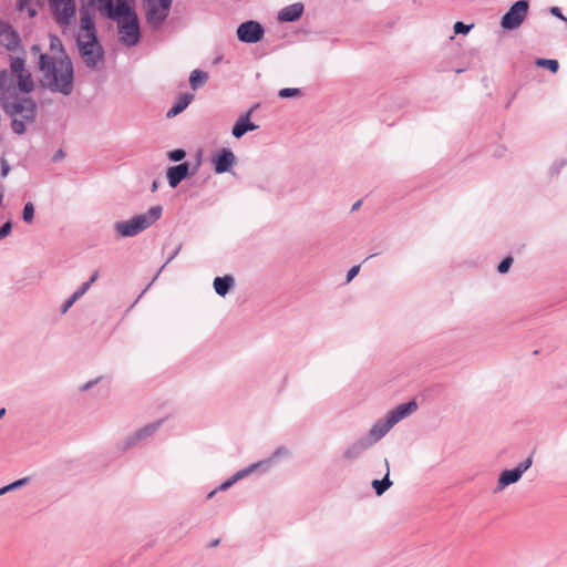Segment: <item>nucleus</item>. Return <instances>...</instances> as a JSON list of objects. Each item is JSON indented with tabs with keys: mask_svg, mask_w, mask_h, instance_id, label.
Masks as SVG:
<instances>
[{
	"mask_svg": "<svg viewBox=\"0 0 567 567\" xmlns=\"http://www.w3.org/2000/svg\"><path fill=\"white\" fill-rule=\"evenodd\" d=\"M38 69L41 73L40 85L52 93L69 96L74 90V68L68 54L51 56L40 54Z\"/></svg>",
	"mask_w": 567,
	"mask_h": 567,
	"instance_id": "nucleus-1",
	"label": "nucleus"
},
{
	"mask_svg": "<svg viewBox=\"0 0 567 567\" xmlns=\"http://www.w3.org/2000/svg\"><path fill=\"white\" fill-rule=\"evenodd\" d=\"M34 90L32 74L25 68V60L20 56L10 59V69L0 72V105L29 94Z\"/></svg>",
	"mask_w": 567,
	"mask_h": 567,
	"instance_id": "nucleus-2",
	"label": "nucleus"
},
{
	"mask_svg": "<svg viewBox=\"0 0 567 567\" xmlns=\"http://www.w3.org/2000/svg\"><path fill=\"white\" fill-rule=\"evenodd\" d=\"M4 113L11 118V130L22 135L27 127L32 125L37 118V104L29 96H21L1 105Z\"/></svg>",
	"mask_w": 567,
	"mask_h": 567,
	"instance_id": "nucleus-3",
	"label": "nucleus"
},
{
	"mask_svg": "<svg viewBox=\"0 0 567 567\" xmlns=\"http://www.w3.org/2000/svg\"><path fill=\"white\" fill-rule=\"evenodd\" d=\"M416 410L417 404L415 401H410L395 406L384 417L379 419L373 423L369 430L367 439L372 445H374L383 439L394 425L413 414Z\"/></svg>",
	"mask_w": 567,
	"mask_h": 567,
	"instance_id": "nucleus-4",
	"label": "nucleus"
},
{
	"mask_svg": "<svg viewBox=\"0 0 567 567\" xmlns=\"http://www.w3.org/2000/svg\"><path fill=\"white\" fill-rule=\"evenodd\" d=\"M161 216L162 207L154 206L147 212L136 215L131 219L115 223L114 229L117 235L123 238L134 237L154 225Z\"/></svg>",
	"mask_w": 567,
	"mask_h": 567,
	"instance_id": "nucleus-5",
	"label": "nucleus"
},
{
	"mask_svg": "<svg viewBox=\"0 0 567 567\" xmlns=\"http://www.w3.org/2000/svg\"><path fill=\"white\" fill-rule=\"evenodd\" d=\"M173 0H143L146 23L159 30L169 14Z\"/></svg>",
	"mask_w": 567,
	"mask_h": 567,
	"instance_id": "nucleus-6",
	"label": "nucleus"
},
{
	"mask_svg": "<svg viewBox=\"0 0 567 567\" xmlns=\"http://www.w3.org/2000/svg\"><path fill=\"white\" fill-rule=\"evenodd\" d=\"M54 21L63 29L70 27L75 18V0H48Z\"/></svg>",
	"mask_w": 567,
	"mask_h": 567,
	"instance_id": "nucleus-7",
	"label": "nucleus"
},
{
	"mask_svg": "<svg viewBox=\"0 0 567 567\" xmlns=\"http://www.w3.org/2000/svg\"><path fill=\"white\" fill-rule=\"evenodd\" d=\"M102 14L114 21L126 19L135 12V0H107L102 6H99Z\"/></svg>",
	"mask_w": 567,
	"mask_h": 567,
	"instance_id": "nucleus-8",
	"label": "nucleus"
},
{
	"mask_svg": "<svg viewBox=\"0 0 567 567\" xmlns=\"http://www.w3.org/2000/svg\"><path fill=\"white\" fill-rule=\"evenodd\" d=\"M117 23L120 42L126 47H133L140 42L141 31L137 14H131L126 19H121Z\"/></svg>",
	"mask_w": 567,
	"mask_h": 567,
	"instance_id": "nucleus-9",
	"label": "nucleus"
},
{
	"mask_svg": "<svg viewBox=\"0 0 567 567\" xmlns=\"http://www.w3.org/2000/svg\"><path fill=\"white\" fill-rule=\"evenodd\" d=\"M529 3L527 0L516 1L503 16L501 25L505 30H515L522 25L528 13Z\"/></svg>",
	"mask_w": 567,
	"mask_h": 567,
	"instance_id": "nucleus-10",
	"label": "nucleus"
},
{
	"mask_svg": "<svg viewBox=\"0 0 567 567\" xmlns=\"http://www.w3.org/2000/svg\"><path fill=\"white\" fill-rule=\"evenodd\" d=\"M533 457L528 456L525 461L520 462L515 468L503 471L497 480L496 491L501 492L511 484L517 483L523 474L532 466Z\"/></svg>",
	"mask_w": 567,
	"mask_h": 567,
	"instance_id": "nucleus-11",
	"label": "nucleus"
},
{
	"mask_svg": "<svg viewBox=\"0 0 567 567\" xmlns=\"http://www.w3.org/2000/svg\"><path fill=\"white\" fill-rule=\"evenodd\" d=\"M265 34V29L258 21L248 20L237 28L238 40L244 43H257Z\"/></svg>",
	"mask_w": 567,
	"mask_h": 567,
	"instance_id": "nucleus-12",
	"label": "nucleus"
},
{
	"mask_svg": "<svg viewBox=\"0 0 567 567\" xmlns=\"http://www.w3.org/2000/svg\"><path fill=\"white\" fill-rule=\"evenodd\" d=\"M0 45L10 52L21 48V39L17 30L7 21L0 19Z\"/></svg>",
	"mask_w": 567,
	"mask_h": 567,
	"instance_id": "nucleus-13",
	"label": "nucleus"
},
{
	"mask_svg": "<svg viewBox=\"0 0 567 567\" xmlns=\"http://www.w3.org/2000/svg\"><path fill=\"white\" fill-rule=\"evenodd\" d=\"M269 462H256L250 464L249 466L236 472L231 477L223 482L217 488L218 491H227L235 483L238 481L245 478L249 474L258 471L259 466H265L266 468L269 466Z\"/></svg>",
	"mask_w": 567,
	"mask_h": 567,
	"instance_id": "nucleus-14",
	"label": "nucleus"
},
{
	"mask_svg": "<svg viewBox=\"0 0 567 567\" xmlns=\"http://www.w3.org/2000/svg\"><path fill=\"white\" fill-rule=\"evenodd\" d=\"M213 163L215 173L223 174L230 171L236 163V157L230 150L224 148L214 156Z\"/></svg>",
	"mask_w": 567,
	"mask_h": 567,
	"instance_id": "nucleus-15",
	"label": "nucleus"
},
{
	"mask_svg": "<svg viewBox=\"0 0 567 567\" xmlns=\"http://www.w3.org/2000/svg\"><path fill=\"white\" fill-rule=\"evenodd\" d=\"M79 52L85 65L90 69H95L97 64L102 62L104 55L101 44L79 49Z\"/></svg>",
	"mask_w": 567,
	"mask_h": 567,
	"instance_id": "nucleus-16",
	"label": "nucleus"
},
{
	"mask_svg": "<svg viewBox=\"0 0 567 567\" xmlns=\"http://www.w3.org/2000/svg\"><path fill=\"white\" fill-rule=\"evenodd\" d=\"M256 107H251L247 113L239 116L233 126L231 134L236 138L243 137L247 132H251L258 128L256 124L250 122V116Z\"/></svg>",
	"mask_w": 567,
	"mask_h": 567,
	"instance_id": "nucleus-17",
	"label": "nucleus"
},
{
	"mask_svg": "<svg viewBox=\"0 0 567 567\" xmlns=\"http://www.w3.org/2000/svg\"><path fill=\"white\" fill-rule=\"evenodd\" d=\"M372 446L367 437L359 439L351 443L342 453V457L347 461H353L360 457L368 449Z\"/></svg>",
	"mask_w": 567,
	"mask_h": 567,
	"instance_id": "nucleus-18",
	"label": "nucleus"
},
{
	"mask_svg": "<svg viewBox=\"0 0 567 567\" xmlns=\"http://www.w3.org/2000/svg\"><path fill=\"white\" fill-rule=\"evenodd\" d=\"M188 174H189L188 163H182V164L168 167L167 173H166L168 185L172 188L177 187L178 184L188 176Z\"/></svg>",
	"mask_w": 567,
	"mask_h": 567,
	"instance_id": "nucleus-19",
	"label": "nucleus"
},
{
	"mask_svg": "<svg viewBox=\"0 0 567 567\" xmlns=\"http://www.w3.org/2000/svg\"><path fill=\"white\" fill-rule=\"evenodd\" d=\"M305 7L301 2H296L282 8L278 13V20L282 22L297 21L303 13Z\"/></svg>",
	"mask_w": 567,
	"mask_h": 567,
	"instance_id": "nucleus-20",
	"label": "nucleus"
},
{
	"mask_svg": "<svg viewBox=\"0 0 567 567\" xmlns=\"http://www.w3.org/2000/svg\"><path fill=\"white\" fill-rule=\"evenodd\" d=\"M76 44L79 49H85L100 44L96 35V30H80L76 37Z\"/></svg>",
	"mask_w": 567,
	"mask_h": 567,
	"instance_id": "nucleus-21",
	"label": "nucleus"
},
{
	"mask_svg": "<svg viewBox=\"0 0 567 567\" xmlns=\"http://www.w3.org/2000/svg\"><path fill=\"white\" fill-rule=\"evenodd\" d=\"M213 285L216 293L220 297H225L234 287V278L229 275L216 277Z\"/></svg>",
	"mask_w": 567,
	"mask_h": 567,
	"instance_id": "nucleus-22",
	"label": "nucleus"
},
{
	"mask_svg": "<svg viewBox=\"0 0 567 567\" xmlns=\"http://www.w3.org/2000/svg\"><path fill=\"white\" fill-rule=\"evenodd\" d=\"M194 100V95L190 93L182 94L177 103L167 112V117H174L182 113Z\"/></svg>",
	"mask_w": 567,
	"mask_h": 567,
	"instance_id": "nucleus-23",
	"label": "nucleus"
},
{
	"mask_svg": "<svg viewBox=\"0 0 567 567\" xmlns=\"http://www.w3.org/2000/svg\"><path fill=\"white\" fill-rule=\"evenodd\" d=\"M386 465V474L382 480H374L372 482V487L375 491V494L378 496H381L386 489H389L392 486V481L389 478V463L388 460H385Z\"/></svg>",
	"mask_w": 567,
	"mask_h": 567,
	"instance_id": "nucleus-24",
	"label": "nucleus"
},
{
	"mask_svg": "<svg viewBox=\"0 0 567 567\" xmlns=\"http://www.w3.org/2000/svg\"><path fill=\"white\" fill-rule=\"evenodd\" d=\"M38 1L37 0H17L18 10L23 12L27 11L29 18H34L38 13Z\"/></svg>",
	"mask_w": 567,
	"mask_h": 567,
	"instance_id": "nucleus-25",
	"label": "nucleus"
},
{
	"mask_svg": "<svg viewBox=\"0 0 567 567\" xmlns=\"http://www.w3.org/2000/svg\"><path fill=\"white\" fill-rule=\"evenodd\" d=\"M208 80V74L200 70H194L189 75V85L193 90H197Z\"/></svg>",
	"mask_w": 567,
	"mask_h": 567,
	"instance_id": "nucleus-26",
	"label": "nucleus"
},
{
	"mask_svg": "<svg viewBox=\"0 0 567 567\" xmlns=\"http://www.w3.org/2000/svg\"><path fill=\"white\" fill-rule=\"evenodd\" d=\"M288 453H289V451L284 446L276 449L270 457L261 461V462H269L270 463L269 466L267 468L265 466H259L258 471H261L264 473L268 472L274 466L276 460H278L281 456L288 455Z\"/></svg>",
	"mask_w": 567,
	"mask_h": 567,
	"instance_id": "nucleus-27",
	"label": "nucleus"
},
{
	"mask_svg": "<svg viewBox=\"0 0 567 567\" xmlns=\"http://www.w3.org/2000/svg\"><path fill=\"white\" fill-rule=\"evenodd\" d=\"M65 53L61 40L56 35H50V53L51 56H62Z\"/></svg>",
	"mask_w": 567,
	"mask_h": 567,
	"instance_id": "nucleus-28",
	"label": "nucleus"
},
{
	"mask_svg": "<svg viewBox=\"0 0 567 567\" xmlns=\"http://www.w3.org/2000/svg\"><path fill=\"white\" fill-rule=\"evenodd\" d=\"M141 441H142L141 437L137 436L136 432H134L133 434H131V435L124 437L122 441H120L117 444V447L121 451H127V450L134 447L135 445H137Z\"/></svg>",
	"mask_w": 567,
	"mask_h": 567,
	"instance_id": "nucleus-29",
	"label": "nucleus"
},
{
	"mask_svg": "<svg viewBox=\"0 0 567 567\" xmlns=\"http://www.w3.org/2000/svg\"><path fill=\"white\" fill-rule=\"evenodd\" d=\"M80 22H81L80 30H96L95 29V23H94V17L87 10L81 11Z\"/></svg>",
	"mask_w": 567,
	"mask_h": 567,
	"instance_id": "nucleus-30",
	"label": "nucleus"
},
{
	"mask_svg": "<svg viewBox=\"0 0 567 567\" xmlns=\"http://www.w3.org/2000/svg\"><path fill=\"white\" fill-rule=\"evenodd\" d=\"M159 425H161V422L150 423V424L143 426L142 429L137 430L136 434L143 441V440L147 439L148 436H151L153 433H155L156 430L159 427Z\"/></svg>",
	"mask_w": 567,
	"mask_h": 567,
	"instance_id": "nucleus-31",
	"label": "nucleus"
},
{
	"mask_svg": "<svg viewBox=\"0 0 567 567\" xmlns=\"http://www.w3.org/2000/svg\"><path fill=\"white\" fill-rule=\"evenodd\" d=\"M29 481H30V477H23V478H20L9 485L3 486L2 488H0V495H3L10 491L20 488V487L27 485L29 483Z\"/></svg>",
	"mask_w": 567,
	"mask_h": 567,
	"instance_id": "nucleus-32",
	"label": "nucleus"
},
{
	"mask_svg": "<svg viewBox=\"0 0 567 567\" xmlns=\"http://www.w3.org/2000/svg\"><path fill=\"white\" fill-rule=\"evenodd\" d=\"M22 218L25 223L31 224L34 218V206L32 203H27L23 207Z\"/></svg>",
	"mask_w": 567,
	"mask_h": 567,
	"instance_id": "nucleus-33",
	"label": "nucleus"
},
{
	"mask_svg": "<svg viewBox=\"0 0 567 567\" xmlns=\"http://www.w3.org/2000/svg\"><path fill=\"white\" fill-rule=\"evenodd\" d=\"M537 64L540 66H546L551 72H556L559 66L557 60H551V59H539L537 61Z\"/></svg>",
	"mask_w": 567,
	"mask_h": 567,
	"instance_id": "nucleus-34",
	"label": "nucleus"
},
{
	"mask_svg": "<svg viewBox=\"0 0 567 567\" xmlns=\"http://www.w3.org/2000/svg\"><path fill=\"white\" fill-rule=\"evenodd\" d=\"M300 93H301V91L299 89L286 87V89H281L279 91L278 95L281 99H289V97H293V96L300 95Z\"/></svg>",
	"mask_w": 567,
	"mask_h": 567,
	"instance_id": "nucleus-35",
	"label": "nucleus"
},
{
	"mask_svg": "<svg viewBox=\"0 0 567 567\" xmlns=\"http://www.w3.org/2000/svg\"><path fill=\"white\" fill-rule=\"evenodd\" d=\"M185 156H186V152L182 148H177V150H174V151H171L167 153L168 159H171L173 162H179V161L184 159Z\"/></svg>",
	"mask_w": 567,
	"mask_h": 567,
	"instance_id": "nucleus-36",
	"label": "nucleus"
},
{
	"mask_svg": "<svg viewBox=\"0 0 567 567\" xmlns=\"http://www.w3.org/2000/svg\"><path fill=\"white\" fill-rule=\"evenodd\" d=\"M512 264H513V258H512V257H506V258H504V259L498 264V266H497V270H498V272H501V274H506V272L509 270V268H511Z\"/></svg>",
	"mask_w": 567,
	"mask_h": 567,
	"instance_id": "nucleus-37",
	"label": "nucleus"
},
{
	"mask_svg": "<svg viewBox=\"0 0 567 567\" xmlns=\"http://www.w3.org/2000/svg\"><path fill=\"white\" fill-rule=\"evenodd\" d=\"M471 28H472V25H468V24H465V23L458 21L454 24V32L456 34H466L470 32Z\"/></svg>",
	"mask_w": 567,
	"mask_h": 567,
	"instance_id": "nucleus-38",
	"label": "nucleus"
},
{
	"mask_svg": "<svg viewBox=\"0 0 567 567\" xmlns=\"http://www.w3.org/2000/svg\"><path fill=\"white\" fill-rule=\"evenodd\" d=\"M11 229H12V224L11 221H7L4 223L1 227H0V240L6 238L10 233H11Z\"/></svg>",
	"mask_w": 567,
	"mask_h": 567,
	"instance_id": "nucleus-39",
	"label": "nucleus"
},
{
	"mask_svg": "<svg viewBox=\"0 0 567 567\" xmlns=\"http://www.w3.org/2000/svg\"><path fill=\"white\" fill-rule=\"evenodd\" d=\"M359 265L351 267L347 272V282H350L359 274Z\"/></svg>",
	"mask_w": 567,
	"mask_h": 567,
	"instance_id": "nucleus-40",
	"label": "nucleus"
},
{
	"mask_svg": "<svg viewBox=\"0 0 567 567\" xmlns=\"http://www.w3.org/2000/svg\"><path fill=\"white\" fill-rule=\"evenodd\" d=\"M10 169H11V167H10L8 161L2 158L1 159V177H3V178L7 177Z\"/></svg>",
	"mask_w": 567,
	"mask_h": 567,
	"instance_id": "nucleus-41",
	"label": "nucleus"
},
{
	"mask_svg": "<svg viewBox=\"0 0 567 567\" xmlns=\"http://www.w3.org/2000/svg\"><path fill=\"white\" fill-rule=\"evenodd\" d=\"M550 13L564 21H567V19L563 16L560 9L558 7H551L550 8Z\"/></svg>",
	"mask_w": 567,
	"mask_h": 567,
	"instance_id": "nucleus-42",
	"label": "nucleus"
},
{
	"mask_svg": "<svg viewBox=\"0 0 567 567\" xmlns=\"http://www.w3.org/2000/svg\"><path fill=\"white\" fill-rule=\"evenodd\" d=\"M96 383H97V380L89 381V382H86L85 384H83L81 386V391H87L89 389H91Z\"/></svg>",
	"mask_w": 567,
	"mask_h": 567,
	"instance_id": "nucleus-43",
	"label": "nucleus"
},
{
	"mask_svg": "<svg viewBox=\"0 0 567 567\" xmlns=\"http://www.w3.org/2000/svg\"><path fill=\"white\" fill-rule=\"evenodd\" d=\"M31 53H33L34 55H38L39 58H40V54H43V53L41 52V48H40V45H38V44H33V45L31 47Z\"/></svg>",
	"mask_w": 567,
	"mask_h": 567,
	"instance_id": "nucleus-44",
	"label": "nucleus"
},
{
	"mask_svg": "<svg viewBox=\"0 0 567 567\" xmlns=\"http://www.w3.org/2000/svg\"><path fill=\"white\" fill-rule=\"evenodd\" d=\"M91 286H92V284L87 280L82 284V286L80 287V290H82L85 293L90 289Z\"/></svg>",
	"mask_w": 567,
	"mask_h": 567,
	"instance_id": "nucleus-45",
	"label": "nucleus"
},
{
	"mask_svg": "<svg viewBox=\"0 0 567 567\" xmlns=\"http://www.w3.org/2000/svg\"><path fill=\"white\" fill-rule=\"evenodd\" d=\"M91 286H92V284L87 280L82 284V286L80 287V290H82L85 293L90 289Z\"/></svg>",
	"mask_w": 567,
	"mask_h": 567,
	"instance_id": "nucleus-46",
	"label": "nucleus"
},
{
	"mask_svg": "<svg viewBox=\"0 0 567 567\" xmlns=\"http://www.w3.org/2000/svg\"><path fill=\"white\" fill-rule=\"evenodd\" d=\"M72 306H73V303H71V302L69 301V299H68V300L64 302V305L62 306V309H61L62 313H65V312H66V311L72 307Z\"/></svg>",
	"mask_w": 567,
	"mask_h": 567,
	"instance_id": "nucleus-47",
	"label": "nucleus"
},
{
	"mask_svg": "<svg viewBox=\"0 0 567 567\" xmlns=\"http://www.w3.org/2000/svg\"><path fill=\"white\" fill-rule=\"evenodd\" d=\"M97 278H99V271L96 270V271H94V272L92 274V276H91V278H90V280H89V281H90L91 284H93V282H95V281H96V279H97Z\"/></svg>",
	"mask_w": 567,
	"mask_h": 567,
	"instance_id": "nucleus-48",
	"label": "nucleus"
},
{
	"mask_svg": "<svg viewBox=\"0 0 567 567\" xmlns=\"http://www.w3.org/2000/svg\"><path fill=\"white\" fill-rule=\"evenodd\" d=\"M73 295L75 296V298L80 299L84 295V292L79 288Z\"/></svg>",
	"mask_w": 567,
	"mask_h": 567,
	"instance_id": "nucleus-49",
	"label": "nucleus"
},
{
	"mask_svg": "<svg viewBox=\"0 0 567 567\" xmlns=\"http://www.w3.org/2000/svg\"><path fill=\"white\" fill-rule=\"evenodd\" d=\"M360 206H361V200L355 202L352 206V212L359 209Z\"/></svg>",
	"mask_w": 567,
	"mask_h": 567,
	"instance_id": "nucleus-50",
	"label": "nucleus"
},
{
	"mask_svg": "<svg viewBox=\"0 0 567 567\" xmlns=\"http://www.w3.org/2000/svg\"><path fill=\"white\" fill-rule=\"evenodd\" d=\"M219 492L218 488H215L214 491H212L208 495H207V498L210 499L215 496V494Z\"/></svg>",
	"mask_w": 567,
	"mask_h": 567,
	"instance_id": "nucleus-51",
	"label": "nucleus"
},
{
	"mask_svg": "<svg viewBox=\"0 0 567 567\" xmlns=\"http://www.w3.org/2000/svg\"><path fill=\"white\" fill-rule=\"evenodd\" d=\"M78 300H79V299H78V298H75V296H74V295H72V296L69 298V301H70L71 303H73V305H74Z\"/></svg>",
	"mask_w": 567,
	"mask_h": 567,
	"instance_id": "nucleus-52",
	"label": "nucleus"
},
{
	"mask_svg": "<svg viewBox=\"0 0 567 567\" xmlns=\"http://www.w3.org/2000/svg\"><path fill=\"white\" fill-rule=\"evenodd\" d=\"M54 157H55V158H62V157H63V152L60 150V151L55 154V156H54Z\"/></svg>",
	"mask_w": 567,
	"mask_h": 567,
	"instance_id": "nucleus-53",
	"label": "nucleus"
},
{
	"mask_svg": "<svg viewBox=\"0 0 567 567\" xmlns=\"http://www.w3.org/2000/svg\"><path fill=\"white\" fill-rule=\"evenodd\" d=\"M156 189H157V183H156V181H154L152 184V192H155Z\"/></svg>",
	"mask_w": 567,
	"mask_h": 567,
	"instance_id": "nucleus-54",
	"label": "nucleus"
},
{
	"mask_svg": "<svg viewBox=\"0 0 567 567\" xmlns=\"http://www.w3.org/2000/svg\"><path fill=\"white\" fill-rule=\"evenodd\" d=\"M4 414H6V409H4V408L0 409V419H1Z\"/></svg>",
	"mask_w": 567,
	"mask_h": 567,
	"instance_id": "nucleus-55",
	"label": "nucleus"
},
{
	"mask_svg": "<svg viewBox=\"0 0 567 567\" xmlns=\"http://www.w3.org/2000/svg\"><path fill=\"white\" fill-rule=\"evenodd\" d=\"M99 1V6H102L103 3H105L107 0H97Z\"/></svg>",
	"mask_w": 567,
	"mask_h": 567,
	"instance_id": "nucleus-56",
	"label": "nucleus"
}]
</instances>
